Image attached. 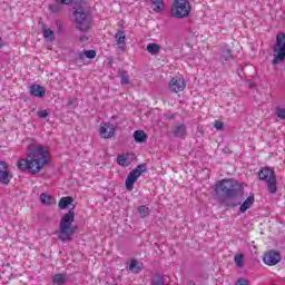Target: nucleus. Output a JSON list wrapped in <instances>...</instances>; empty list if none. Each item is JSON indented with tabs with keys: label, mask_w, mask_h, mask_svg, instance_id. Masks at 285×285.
<instances>
[{
	"label": "nucleus",
	"mask_w": 285,
	"mask_h": 285,
	"mask_svg": "<svg viewBox=\"0 0 285 285\" xmlns=\"http://www.w3.org/2000/svg\"><path fill=\"white\" fill-rule=\"evenodd\" d=\"M160 50H161V46L157 43H149L147 46V52H149V55H159Z\"/></svg>",
	"instance_id": "393cba45"
},
{
	"label": "nucleus",
	"mask_w": 285,
	"mask_h": 285,
	"mask_svg": "<svg viewBox=\"0 0 285 285\" xmlns=\"http://www.w3.org/2000/svg\"><path fill=\"white\" fill-rule=\"evenodd\" d=\"M138 213L140 217H148V215H150V208H148L146 205H141L138 207Z\"/></svg>",
	"instance_id": "c85d7f7f"
},
{
	"label": "nucleus",
	"mask_w": 285,
	"mask_h": 285,
	"mask_svg": "<svg viewBox=\"0 0 285 285\" xmlns=\"http://www.w3.org/2000/svg\"><path fill=\"white\" fill-rule=\"evenodd\" d=\"M73 0H56V3H60L61 6H70Z\"/></svg>",
	"instance_id": "c9c22d12"
},
{
	"label": "nucleus",
	"mask_w": 285,
	"mask_h": 285,
	"mask_svg": "<svg viewBox=\"0 0 285 285\" xmlns=\"http://www.w3.org/2000/svg\"><path fill=\"white\" fill-rule=\"evenodd\" d=\"M214 128H216V130H224V122L215 120Z\"/></svg>",
	"instance_id": "72a5a7b5"
},
{
	"label": "nucleus",
	"mask_w": 285,
	"mask_h": 285,
	"mask_svg": "<svg viewBox=\"0 0 285 285\" xmlns=\"http://www.w3.org/2000/svg\"><path fill=\"white\" fill-rule=\"evenodd\" d=\"M118 77L120 79L121 86H128L130 83V77L128 76V71L124 68L118 69Z\"/></svg>",
	"instance_id": "2eb2a0df"
},
{
	"label": "nucleus",
	"mask_w": 285,
	"mask_h": 285,
	"mask_svg": "<svg viewBox=\"0 0 285 285\" xmlns=\"http://www.w3.org/2000/svg\"><path fill=\"white\" fill-rule=\"evenodd\" d=\"M129 271L136 274L141 273V267L139 266V262H137V259L131 261L129 265Z\"/></svg>",
	"instance_id": "a878e982"
},
{
	"label": "nucleus",
	"mask_w": 285,
	"mask_h": 285,
	"mask_svg": "<svg viewBox=\"0 0 285 285\" xmlns=\"http://www.w3.org/2000/svg\"><path fill=\"white\" fill-rule=\"evenodd\" d=\"M116 130L117 128L110 125V122H105L104 126L100 127V135L102 139H111V137H115Z\"/></svg>",
	"instance_id": "9b49d317"
},
{
	"label": "nucleus",
	"mask_w": 285,
	"mask_h": 285,
	"mask_svg": "<svg viewBox=\"0 0 285 285\" xmlns=\"http://www.w3.org/2000/svg\"><path fill=\"white\" fill-rule=\"evenodd\" d=\"M40 202H41V204H45L46 206H50V204H52V196H50L48 194H41Z\"/></svg>",
	"instance_id": "cd10ccee"
},
{
	"label": "nucleus",
	"mask_w": 285,
	"mask_h": 285,
	"mask_svg": "<svg viewBox=\"0 0 285 285\" xmlns=\"http://www.w3.org/2000/svg\"><path fill=\"white\" fill-rule=\"evenodd\" d=\"M72 104H75V100L71 99L68 101V106H72Z\"/></svg>",
	"instance_id": "37998d69"
},
{
	"label": "nucleus",
	"mask_w": 285,
	"mask_h": 285,
	"mask_svg": "<svg viewBox=\"0 0 285 285\" xmlns=\"http://www.w3.org/2000/svg\"><path fill=\"white\" fill-rule=\"evenodd\" d=\"M214 191L217 197L222 199H233L234 202L228 203V206L236 208V206H242L244 202V194L235 188V180L233 179H223L216 183L214 186Z\"/></svg>",
	"instance_id": "f03ea898"
},
{
	"label": "nucleus",
	"mask_w": 285,
	"mask_h": 285,
	"mask_svg": "<svg viewBox=\"0 0 285 285\" xmlns=\"http://www.w3.org/2000/svg\"><path fill=\"white\" fill-rule=\"evenodd\" d=\"M173 135L178 138L184 137L186 135V125L176 126L173 130Z\"/></svg>",
	"instance_id": "b1692460"
},
{
	"label": "nucleus",
	"mask_w": 285,
	"mask_h": 285,
	"mask_svg": "<svg viewBox=\"0 0 285 285\" xmlns=\"http://www.w3.org/2000/svg\"><path fill=\"white\" fill-rule=\"evenodd\" d=\"M236 285H248V279L246 278H239L236 283Z\"/></svg>",
	"instance_id": "e433bc0d"
},
{
	"label": "nucleus",
	"mask_w": 285,
	"mask_h": 285,
	"mask_svg": "<svg viewBox=\"0 0 285 285\" xmlns=\"http://www.w3.org/2000/svg\"><path fill=\"white\" fill-rule=\"evenodd\" d=\"M86 57H87V59H95L97 57V51L87 50L85 52H80V53H78L76 59H77V61H83V59H86Z\"/></svg>",
	"instance_id": "f3484780"
},
{
	"label": "nucleus",
	"mask_w": 285,
	"mask_h": 285,
	"mask_svg": "<svg viewBox=\"0 0 285 285\" xmlns=\"http://www.w3.org/2000/svg\"><path fill=\"white\" fill-rule=\"evenodd\" d=\"M166 119H175V114H165Z\"/></svg>",
	"instance_id": "58836bf2"
},
{
	"label": "nucleus",
	"mask_w": 285,
	"mask_h": 285,
	"mask_svg": "<svg viewBox=\"0 0 285 285\" xmlns=\"http://www.w3.org/2000/svg\"><path fill=\"white\" fill-rule=\"evenodd\" d=\"M148 169L145 164L138 165L132 171H130L125 180L126 190H132L135 188V183L139 177H141L142 173H146Z\"/></svg>",
	"instance_id": "6e6552de"
},
{
	"label": "nucleus",
	"mask_w": 285,
	"mask_h": 285,
	"mask_svg": "<svg viewBox=\"0 0 285 285\" xmlns=\"http://www.w3.org/2000/svg\"><path fill=\"white\" fill-rule=\"evenodd\" d=\"M0 48H3V39L0 37Z\"/></svg>",
	"instance_id": "a19ab883"
},
{
	"label": "nucleus",
	"mask_w": 285,
	"mask_h": 285,
	"mask_svg": "<svg viewBox=\"0 0 285 285\" xmlns=\"http://www.w3.org/2000/svg\"><path fill=\"white\" fill-rule=\"evenodd\" d=\"M68 282V278L63 274H56L52 277V284L53 285H63Z\"/></svg>",
	"instance_id": "5701e85b"
},
{
	"label": "nucleus",
	"mask_w": 285,
	"mask_h": 285,
	"mask_svg": "<svg viewBox=\"0 0 285 285\" xmlns=\"http://www.w3.org/2000/svg\"><path fill=\"white\" fill-rule=\"evenodd\" d=\"M249 88H255V82H249Z\"/></svg>",
	"instance_id": "79ce46f5"
},
{
	"label": "nucleus",
	"mask_w": 285,
	"mask_h": 285,
	"mask_svg": "<svg viewBox=\"0 0 285 285\" xmlns=\"http://www.w3.org/2000/svg\"><path fill=\"white\" fill-rule=\"evenodd\" d=\"M79 41H81L82 43L88 41V36H80Z\"/></svg>",
	"instance_id": "4c0bfd02"
},
{
	"label": "nucleus",
	"mask_w": 285,
	"mask_h": 285,
	"mask_svg": "<svg viewBox=\"0 0 285 285\" xmlns=\"http://www.w3.org/2000/svg\"><path fill=\"white\" fill-rule=\"evenodd\" d=\"M258 178L261 181H265L267 184V190L271 195H275L277 193V176L275 175V170L271 167H265L259 170Z\"/></svg>",
	"instance_id": "423d86ee"
},
{
	"label": "nucleus",
	"mask_w": 285,
	"mask_h": 285,
	"mask_svg": "<svg viewBox=\"0 0 285 285\" xmlns=\"http://www.w3.org/2000/svg\"><path fill=\"white\" fill-rule=\"evenodd\" d=\"M118 50H120L121 52H124V50H126V47L120 46V47H118Z\"/></svg>",
	"instance_id": "ea45409f"
},
{
	"label": "nucleus",
	"mask_w": 285,
	"mask_h": 285,
	"mask_svg": "<svg viewBox=\"0 0 285 285\" xmlns=\"http://www.w3.org/2000/svg\"><path fill=\"white\" fill-rule=\"evenodd\" d=\"M234 262L238 268H242L244 266V254H236L234 257Z\"/></svg>",
	"instance_id": "7c9ffc66"
},
{
	"label": "nucleus",
	"mask_w": 285,
	"mask_h": 285,
	"mask_svg": "<svg viewBox=\"0 0 285 285\" xmlns=\"http://www.w3.org/2000/svg\"><path fill=\"white\" fill-rule=\"evenodd\" d=\"M30 95L32 97H46V89H43L40 85H31L30 86Z\"/></svg>",
	"instance_id": "4468645a"
},
{
	"label": "nucleus",
	"mask_w": 285,
	"mask_h": 285,
	"mask_svg": "<svg viewBox=\"0 0 285 285\" xmlns=\"http://www.w3.org/2000/svg\"><path fill=\"white\" fill-rule=\"evenodd\" d=\"M186 88V80L173 78L169 82V89L171 92H181Z\"/></svg>",
	"instance_id": "ddd939ff"
},
{
	"label": "nucleus",
	"mask_w": 285,
	"mask_h": 285,
	"mask_svg": "<svg viewBox=\"0 0 285 285\" xmlns=\"http://www.w3.org/2000/svg\"><path fill=\"white\" fill-rule=\"evenodd\" d=\"M255 204V196H248L245 202L240 205L239 210L242 213H246V210H248V208H250V206H253Z\"/></svg>",
	"instance_id": "a211bd4d"
},
{
	"label": "nucleus",
	"mask_w": 285,
	"mask_h": 285,
	"mask_svg": "<svg viewBox=\"0 0 285 285\" xmlns=\"http://www.w3.org/2000/svg\"><path fill=\"white\" fill-rule=\"evenodd\" d=\"M263 262L267 266H277V263L282 262V255L277 250H269L265 254Z\"/></svg>",
	"instance_id": "1a4fd4ad"
},
{
	"label": "nucleus",
	"mask_w": 285,
	"mask_h": 285,
	"mask_svg": "<svg viewBox=\"0 0 285 285\" xmlns=\"http://www.w3.org/2000/svg\"><path fill=\"white\" fill-rule=\"evenodd\" d=\"M150 3L153 6L154 12L156 13L164 12V10L166 9L164 0H150Z\"/></svg>",
	"instance_id": "dca6fc26"
},
{
	"label": "nucleus",
	"mask_w": 285,
	"mask_h": 285,
	"mask_svg": "<svg viewBox=\"0 0 285 285\" xmlns=\"http://www.w3.org/2000/svg\"><path fill=\"white\" fill-rule=\"evenodd\" d=\"M72 222H75V207L69 209V212L61 218L58 239H61L65 243L72 240V235H75V230H77V227L72 226Z\"/></svg>",
	"instance_id": "20e7f679"
},
{
	"label": "nucleus",
	"mask_w": 285,
	"mask_h": 285,
	"mask_svg": "<svg viewBox=\"0 0 285 285\" xmlns=\"http://www.w3.org/2000/svg\"><path fill=\"white\" fill-rule=\"evenodd\" d=\"M274 59L272 61L273 66L282 63L285 59V35L278 33L276 37V43L273 47Z\"/></svg>",
	"instance_id": "0eeeda50"
},
{
	"label": "nucleus",
	"mask_w": 285,
	"mask_h": 285,
	"mask_svg": "<svg viewBox=\"0 0 285 285\" xmlns=\"http://www.w3.org/2000/svg\"><path fill=\"white\" fill-rule=\"evenodd\" d=\"M28 150L27 158L18 161V168L21 173L29 171L31 175H39L50 164L48 151L42 145H30Z\"/></svg>",
	"instance_id": "f257e3e1"
},
{
	"label": "nucleus",
	"mask_w": 285,
	"mask_h": 285,
	"mask_svg": "<svg viewBox=\"0 0 285 285\" xmlns=\"http://www.w3.org/2000/svg\"><path fill=\"white\" fill-rule=\"evenodd\" d=\"M73 14V26L79 32H88L90 30L92 20L90 19L88 4L85 0H77L71 9Z\"/></svg>",
	"instance_id": "7ed1b4c3"
},
{
	"label": "nucleus",
	"mask_w": 285,
	"mask_h": 285,
	"mask_svg": "<svg viewBox=\"0 0 285 285\" xmlns=\"http://www.w3.org/2000/svg\"><path fill=\"white\" fill-rule=\"evenodd\" d=\"M43 37L48 41H55V31H52L51 29H45L43 30Z\"/></svg>",
	"instance_id": "c756f323"
},
{
	"label": "nucleus",
	"mask_w": 285,
	"mask_h": 285,
	"mask_svg": "<svg viewBox=\"0 0 285 285\" xmlns=\"http://www.w3.org/2000/svg\"><path fill=\"white\" fill-rule=\"evenodd\" d=\"M37 116L40 119H46L48 117V110H40V111L37 112Z\"/></svg>",
	"instance_id": "f704fd0d"
},
{
	"label": "nucleus",
	"mask_w": 285,
	"mask_h": 285,
	"mask_svg": "<svg viewBox=\"0 0 285 285\" xmlns=\"http://www.w3.org/2000/svg\"><path fill=\"white\" fill-rule=\"evenodd\" d=\"M116 161L119 166H122L124 168L130 166V160L128 159V155L126 154L118 155Z\"/></svg>",
	"instance_id": "4be33fe9"
},
{
	"label": "nucleus",
	"mask_w": 285,
	"mask_h": 285,
	"mask_svg": "<svg viewBox=\"0 0 285 285\" xmlns=\"http://www.w3.org/2000/svg\"><path fill=\"white\" fill-rule=\"evenodd\" d=\"M193 7L188 0H174L171 3L170 14L174 19H188Z\"/></svg>",
	"instance_id": "39448f33"
},
{
	"label": "nucleus",
	"mask_w": 285,
	"mask_h": 285,
	"mask_svg": "<svg viewBox=\"0 0 285 285\" xmlns=\"http://www.w3.org/2000/svg\"><path fill=\"white\" fill-rule=\"evenodd\" d=\"M275 114L278 117V119H285V108L277 107Z\"/></svg>",
	"instance_id": "473e14b6"
},
{
	"label": "nucleus",
	"mask_w": 285,
	"mask_h": 285,
	"mask_svg": "<svg viewBox=\"0 0 285 285\" xmlns=\"http://www.w3.org/2000/svg\"><path fill=\"white\" fill-rule=\"evenodd\" d=\"M0 184L8 186L10 184V171H8V163L0 161Z\"/></svg>",
	"instance_id": "f8f14e48"
},
{
	"label": "nucleus",
	"mask_w": 285,
	"mask_h": 285,
	"mask_svg": "<svg viewBox=\"0 0 285 285\" xmlns=\"http://www.w3.org/2000/svg\"><path fill=\"white\" fill-rule=\"evenodd\" d=\"M134 139L137 144H144L148 140V135L144 132V130L134 131Z\"/></svg>",
	"instance_id": "6ab92c4d"
},
{
	"label": "nucleus",
	"mask_w": 285,
	"mask_h": 285,
	"mask_svg": "<svg viewBox=\"0 0 285 285\" xmlns=\"http://www.w3.org/2000/svg\"><path fill=\"white\" fill-rule=\"evenodd\" d=\"M218 57L220 63H230V61L235 59V55H233V49H229L228 46H224L220 48Z\"/></svg>",
	"instance_id": "9d476101"
},
{
	"label": "nucleus",
	"mask_w": 285,
	"mask_h": 285,
	"mask_svg": "<svg viewBox=\"0 0 285 285\" xmlns=\"http://www.w3.org/2000/svg\"><path fill=\"white\" fill-rule=\"evenodd\" d=\"M51 12H61V3L57 2L49 6Z\"/></svg>",
	"instance_id": "2f4dec72"
},
{
	"label": "nucleus",
	"mask_w": 285,
	"mask_h": 285,
	"mask_svg": "<svg viewBox=\"0 0 285 285\" xmlns=\"http://www.w3.org/2000/svg\"><path fill=\"white\" fill-rule=\"evenodd\" d=\"M115 39L117 46H126V32L124 30L119 29L115 35Z\"/></svg>",
	"instance_id": "412c9836"
},
{
	"label": "nucleus",
	"mask_w": 285,
	"mask_h": 285,
	"mask_svg": "<svg viewBox=\"0 0 285 285\" xmlns=\"http://www.w3.org/2000/svg\"><path fill=\"white\" fill-rule=\"evenodd\" d=\"M75 202V198L73 197H70V196H67V197H62L60 200H59V208L60 210H66V208L68 206H70V204H72Z\"/></svg>",
	"instance_id": "aec40b11"
},
{
	"label": "nucleus",
	"mask_w": 285,
	"mask_h": 285,
	"mask_svg": "<svg viewBox=\"0 0 285 285\" xmlns=\"http://www.w3.org/2000/svg\"><path fill=\"white\" fill-rule=\"evenodd\" d=\"M153 285H166V278L164 276L156 274L154 279L151 281Z\"/></svg>",
	"instance_id": "bb28decb"
}]
</instances>
